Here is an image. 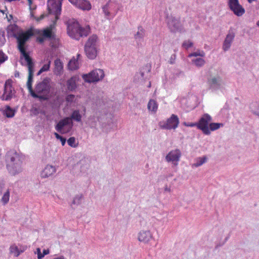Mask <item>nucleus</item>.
<instances>
[{
    "label": "nucleus",
    "instance_id": "nucleus-1",
    "mask_svg": "<svg viewBox=\"0 0 259 259\" xmlns=\"http://www.w3.org/2000/svg\"><path fill=\"white\" fill-rule=\"evenodd\" d=\"M24 158L19 153L14 149L7 151L5 155L7 169L11 176H16L23 171Z\"/></svg>",
    "mask_w": 259,
    "mask_h": 259
},
{
    "label": "nucleus",
    "instance_id": "nucleus-2",
    "mask_svg": "<svg viewBox=\"0 0 259 259\" xmlns=\"http://www.w3.org/2000/svg\"><path fill=\"white\" fill-rule=\"evenodd\" d=\"M90 32L89 26L81 27L79 23L75 20L70 21L67 25V33L71 38L78 40L80 37H86Z\"/></svg>",
    "mask_w": 259,
    "mask_h": 259
},
{
    "label": "nucleus",
    "instance_id": "nucleus-3",
    "mask_svg": "<svg viewBox=\"0 0 259 259\" xmlns=\"http://www.w3.org/2000/svg\"><path fill=\"white\" fill-rule=\"evenodd\" d=\"M34 35L32 28H31L25 32L21 31L17 32V34H14V37L17 39L18 42V48L21 53V56L25 60L32 59L29 54L26 52L24 46L29 38Z\"/></svg>",
    "mask_w": 259,
    "mask_h": 259
},
{
    "label": "nucleus",
    "instance_id": "nucleus-4",
    "mask_svg": "<svg viewBox=\"0 0 259 259\" xmlns=\"http://www.w3.org/2000/svg\"><path fill=\"white\" fill-rule=\"evenodd\" d=\"M50 82L49 78H44L42 81L36 84L35 90L33 91L31 95L33 98L39 99L40 100H47L51 89Z\"/></svg>",
    "mask_w": 259,
    "mask_h": 259
},
{
    "label": "nucleus",
    "instance_id": "nucleus-5",
    "mask_svg": "<svg viewBox=\"0 0 259 259\" xmlns=\"http://www.w3.org/2000/svg\"><path fill=\"white\" fill-rule=\"evenodd\" d=\"M98 38L97 35L93 34L88 39L84 46V52L90 59H94L97 55V44Z\"/></svg>",
    "mask_w": 259,
    "mask_h": 259
},
{
    "label": "nucleus",
    "instance_id": "nucleus-6",
    "mask_svg": "<svg viewBox=\"0 0 259 259\" xmlns=\"http://www.w3.org/2000/svg\"><path fill=\"white\" fill-rule=\"evenodd\" d=\"M53 25L42 29L32 28L34 35H38L37 40L40 44L46 39H53L55 38V34L52 31Z\"/></svg>",
    "mask_w": 259,
    "mask_h": 259
},
{
    "label": "nucleus",
    "instance_id": "nucleus-7",
    "mask_svg": "<svg viewBox=\"0 0 259 259\" xmlns=\"http://www.w3.org/2000/svg\"><path fill=\"white\" fill-rule=\"evenodd\" d=\"M104 76V72L102 69H96L88 74H82V77L85 82L92 83L102 80Z\"/></svg>",
    "mask_w": 259,
    "mask_h": 259
},
{
    "label": "nucleus",
    "instance_id": "nucleus-8",
    "mask_svg": "<svg viewBox=\"0 0 259 259\" xmlns=\"http://www.w3.org/2000/svg\"><path fill=\"white\" fill-rule=\"evenodd\" d=\"M63 0H48L47 3L48 10L49 14H53L56 20L59 19L61 14Z\"/></svg>",
    "mask_w": 259,
    "mask_h": 259
},
{
    "label": "nucleus",
    "instance_id": "nucleus-9",
    "mask_svg": "<svg viewBox=\"0 0 259 259\" xmlns=\"http://www.w3.org/2000/svg\"><path fill=\"white\" fill-rule=\"evenodd\" d=\"M212 120V117L207 113L204 114L197 122V128L201 130L206 135H209L210 132L209 124Z\"/></svg>",
    "mask_w": 259,
    "mask_h": 259
},
{
    "label": "nucleus",
    "instance_id": "nucleus-10",
    "mask_svg": "<svg viewBox=\"0 0 259 259\" xmlns=\"http://www.w3.org/2000/svg\"><path fill=\"white\" fill-rule=\"evenodd\" d=\"M73 126V122L68 117L61 119L55 125V130L61 134L68 133Z\"/></svg>",
    "mask_w": 259,
    "mask_h": 259
},
{
    "label": "nucleus",
    "instance_id": "nucleus-11",
    "mask_svg": "<svg viewBox=\"0 0 259 259\" xmlns=\"http://www.w3.org/2000/svg\"><path fill=\"white\" fill-rule=\"evenodd\" d=\"M16 91L12 85V80L9 79L5 81L4 93L1 96L2 100L10 101L15 96Z\"/></svg>",
    "mask_w": 259,
    "mask_h": 259
},
{
    "label": "nucleus",
    "instance_id": "nucleus-12",
    "mask_svg": "<svg viewBox=\"0 0 259 259\" xmlns=\"http://www.w3.org/2000/svg\"><path fill=\"white\" fill-rule=\"evenodd\" d=\"M179 119L177 115L172 114L170 118L166 121H162L159 123L160 127L162 129L171 130L176 129L179 125Z\"/></svg>",
    "mask_w": 259,
    "mask_h": 259
},
{
    "label": "nucleus",
    "instance_id": "nucleus-13",
    "mask_svg": "<svg viewBox=\"0 0 259 259\" xmlns=\"http://www.w3.org/2000/svg\"><path fill=\"white\" fill-rule=\"evenodd\" d=\"M167 25L171 32H181L182 27L180 21L179 19L176 18L172 16L167 17Z\"/></svg>",
    "mask_w": 259,
    "mask_h": 259
},
{
    "label": "nucleus",
    "instance_id": "nucleus-14",
    "mask_svg": "<svg viewBox=\"0 0 259 259\" xmlns=\"http://www.w3.org/2000/svg\"><path fill=\"white\" fill-rule=\"evenodd\" d=\"M182 153L181 151L176 149L170 151L165 156V160L168 162H172L174 165L177 166L180 160Z\"/></svg>",
    "mask_w": 259,
    "mask_h": 259
},
{
    "label": "nucleus",
    "instance_id": "nucleus-15",
    "mask_svg": "<svg viewBox=\"0 0 259 259\" xmlns=\"http://www.w3.org/2000/svg\"><path fill=\"white\" fill-rule=\"evenodd\" d=\"M26 62V65L28 67V80L27 82V88L29 90L30 95L31 93L33 92V89L32 87V83L33 82V72H34V63L32 61V60H25Z\"/></svg>",
    "mask_w": 259,
    "mask_h": 259
},
{
    "label": "nucleus",
    "instance_id": "nucleus-16",
    "mask_svg": "<svg viewBox=\"0 0 259 259\" xmlns=\"http://www.w3.org/2000/svg\"><path fill=\"white\" fill-rule=\"evenodd\" d=\"M235 36V32L234 29L232 28H230L223 42V49L224 51H227L229 50Z\"/></svg>",
    "mask_w": 259,
    "mask_h": 259
},
{
    "label": "nucleus",
    "instance_id": "nucleus-17",
    "mask_svg": "<svg viewBox=\"0 0 259 259\" xmlns=\"http://www.w3.org/2000/svg\"><path fill=\"white\" fill-rule=\"evenodd\" d=\"M76 8L83 11H89L92 8L91 3L88 0H68Z\"/></svg>",
    "mask_w": 259,
    "mask_h": 259
},
{
    "label": "nucleus",
    "instance_id": "nucleus-18",
    "mask_svg": "<svg viewBox=\"0 0 259 259\" xmlns=\"http://www.w3.org/2000/svg\"><path fill=\"white\" fill-rule=\"evenodd\" d=\"M145 35V30L144 28L139 26L138 27L137 32L134 34V38L138 47L142 46V42L143 41Z\"/></svg>",
    "mask_w": 259,
    "mask_h": 259
},
{
    "label": "nucleus",
    "instance_id": "nucleus-19",
    "mask_svg": "<svg viewBox=\"0 0 259 259\" xmlns=\"http://www.w3.org/2000/svg\"><path fill=\"white\" fill-rule=\"evenodd\" d=\"M153 238L152 235L150 231L142 230L138 234V240L145 243H147Z\"/></svg>",
    "mask_w": 259,
    "mask_h": 259
},
{
    "label": "nucleus",
    "instance_id": "nucleus-20",
    "mask_svg": "<svg viewBox=\"0 0 259 259\" xmlns=\"http://www.w3.org/2000/svg\"><path fill=\"white\" fill-rule=\"evenodd\" d=\"M210 88L213 90H218L222 84V78L220 76L210 77L208 80Z\"/></svg>",
    "mask_w": 259,
    "mask_h": 259
},
{
    "label": "nucleus",
    "instance_id": "nucleus-21",
    "mask_svg": "<svg viewBox=\"0 0 259 259\" xmlns=\"http://www.w3.org/2000/svg\"><path fill=\"white\" fill-rule=\"evenodd\" d=\"M56 171L55 166L47 165L41 172V177L43 178H48L53 175Z\"/></svg>",
    "mask_w": 259,
    "mask_h": 259
},
{
    "label": "nucleus",
    "instance_id": "nucleus-22",
    "mask_svg": "<svg viewBox=\"0 0 259 259\" xmlns=\"http://www.w3.org/2000/svg\"><path fill=\"white\" fill-rule=\"evenodd\" d=\"M78 81V78L77 76H74L71 77L67 81V89L70 92L74 91L77 88V81Z\"/></svg>",
    "mask_w": 259,
    "mask_h": 259
},
{
    "label": "nucleus",
    "instance_id": "nucleus-23",
    "mask_svg": "<svg viewBox=\"0 0 259 259\" xmlns=\"http://www.w3.org/2000/svg\"><path fill=\"white\" fill-rule=\"evenodd\" d=\"M0 111L7 118L13 117L16 113V111L9 105L6 106L5 109H0Z\"/></svg>",
    "mask_w": 259,
    "mask_h": 259
},
{
    "label": "nucleus",
    "instance_id": "nucleus-24",
    "mask_svg": "<svg viewBox=\"0 0 259 259\" xmlns=\"http://www.w3.org/2000/svg\"><path fill=\"white\" fill-rule=\"evenodd\" d=\"M114 8V5L110 2H108L106 5L102 8L103 12L106 18H108L110 16L111 12Z\"/></svg>",
    "mask_w": 259,
    "mask_h": 259
},
{
    "label": "nucleus",
    "instance_id": "nucleus-25",
    "mask_svg": "<svg viewBox=\"0 0 259 259\" xmlns=\"http://www.w3.org/2000/svg\"><path fill=\"white\" fill-rule=\"evenodd\" d=\"M55 64V73L57 75L60 74L63 68V63L60 59H56L54 62Z\"/></svg>",
    "mask_w": 259,
    "mask_h": 259
},
{
    "label": "nucleus",
    "instance_id": "nucleus-26",
    "mask_svg": "<svg viewBox=\"0 0 259 259\" xmlns=\"http://www.w3.org/2000/svg\"><path fill=\"white\" fill-rule=\"evenodd\" d=\"M70 121L74 120L77 122H80L81 121V115L79 113V110H75L72 112L70 117Z\"/></svg>",
    "mask_w": 259,
    "mask_h": 259
},
{
    "label": "nucleus",
    "instance_id": "nucleus-27",
    "mask_svg": "<svg viewBox=\"0 0 259 259\" xmlns=\"http://www.w3.org/2000/svg\"><path fill=\"white\" fill-rule=\"evenodd\" d=\"M207 158L206 156L199 157L195 159V162L192 164V167H198L207 161Z\"/></svg>",
    "mask_w": 259,
    "mask_h": 259
},
{
    "label": "nucleus",
    "instance_id": "nucleus-28",
    "mask_svg": "<svg viewBox=\"0 0 259 259\" xmlns=\"http://www.w3.org/2000/svg\"><path fill=\"white\" fill-rule=\"evenodd\" d=\"M250 109L251 112L259 116V103L257 102H252L250 105Z\"/></svg>",
    "mask_w": 259,
    "mask_h": 259
},
{
    "label": "nucleus",
    "instance_id": "nucleus-29",
    "mask_svg": "<svg viewBox=\"0 0 259 259\" xmlns=\"http://www.w3.org/2000/svg\"><path fill=\"white\" fill-rule=\"evenodd\" d=\"M158 108V104L156 101L153 99L149 100L148 104V109L153 112H156Z\"/></svg>",
    "mask_w": 259,
    "mask_h": 259
},
{
    "label": "nucleus",
    "instance_id": "nucleus-30",
    "mask_svg": "<svg viewBox=\"0 0 259 259\" xmlns=\"http://www.w3.org/2000/svg\"><path fill=\"white\" fill-rule=\"evenodd\" d=\"M68 67L69 70H75L78 68V61L76 60L74 58L71 59L68 64Z\"/></svg>",
    "mask_w": 259,
    "mask_h": 259
},
{
    "label": "nucleus",
    "instance_id": "nucleus-31",
    "mask_svg": "<svg viewBox=\"0 0 259 259\" xmlns=\"http://www.w3.org/2000/svg\"><path fill=\"white\" fill-rule=\"evenodd\" d=\"M10 251L11 253L14 254L15 257H18L21 253L23 252V250H20L15 244L10 246Z\"/></svg>",
    "mask_w": 259,
    "mask_h": 259
},
{
    "label": "nucleus",
    "instance_id": "nucleus-32",
    "mask_svg": "<svg viewBox=\"0 0 259 259\" xmlns=\"http://www.w3.org/2000/svg\"><path fill=\"white\" fill-rule=\"evenodd\" d=\"M18 29V27L16 25H10L7 27V32L9 35H12L14 37V34H17L16 31Z\"/></svg>",
    "mask_w": 259,
    "mask_h": 259
},
{
    "label": "nucleus",
    "instance_id": "nucleus-33",
    "mask_svg": "<svg viewBox=\"0 0 259 259\" xmlns=\"http://www.w3.org/2000/svg\"><path fill=\"white\" fill-rule=\"evenodd\" d=\"M228 5H229L230 9L231 11H234V8H236V7H238L241 6L240 5L238 0H229L228 1Z\"/></svg>",
    "mask_w": 259,
    "mask_h": 259
},
{
    "label": "nucleus",
    "instance_id": "nucleus-34",
    "mask_svg": "<svg viewBox=\"0 0 259 259\" xmlns=\"http://www.w3.org/2000/svg\"><path fill=\"white\" fill-rule=\"evenodd\" d=\"M10 199V190L7 189V191L4 193L1 202L3 205L7 204Z\"/></svg>",
    "mask_w": 259,
    "mask_h": 259
},
{
    "label": "nucleus",
    "instance_id": "nucleus-35",
    "mask_svg": "<svg viewBox=\"0 0 259 259\" xmlns=\"http://www.w3.org/2000/svg\"><path fill=\"white\" fill-rule=\"evenodd\" d=\"M223 126L224 124L222 123L210 122L209 124V129L210 131H214L217 130H218L221 127H223Z\"/></svg>",
    "mask_w": 259,
    "mask_h": 259
},
{
    "label": "nucleus",
    "instance_id": "nucleus-36",
    "mask_svg": "<svg viewBox=\"0 0 259 259\" xmlns=\"http://www.w3.org/2000/svg\"><path fill=\"white\" fill-rule=\"evenodd\" d=\"M232 11L235 15L239 17L242 16L245 13V9L242 6L236 7V8H234V10Z\"/></svg>",
    "mask_w": 259,
    "mask_h": 259
},
{
    "label": "nucleus",
    "instance_id": "nucleus-37",
    "mask_svg": "<svg viewBox=\"0 0 259 259\" xmlns=\"http://www.w3.org/2000/svg\"><path fill=\"white\" fill-rule=\"evenodd\" d=\"M192 62L195 65V66L200 67L203 66L205 64V60L201 58L193 59Z\"/></svg>",
    "mask_w": 259,
    "mask_h": 259
},
{
    "label": "nucleus",
    "instance_id": "nucleus-38",
    "mask_svg": "<svg viewBox=\"0 0 259 259\" xmlns=\"http://www.w3.org/2000/svg\"><path fill=\"white\" fill-rule=\"evenodd\" d=\"M77 164H81L82 165L80 166V171L81 172H84L88 168L89 165L86 163V160L85 159H81L79 161Z\"/></svg>",
    "mask_w": 259,
    "mask_h": 259
},
{
    "label": "nucleus",
    "instance_id": "nucleus-39",
    "mask_svg": "<svg viewBox=\"0 0 259 259\" xmlns=\"http://www.w3.org/2000/svg\"><path fill=\"white\" fill-rule=\"evenodd\" d=\"M205 56V53L203 51H199L198 52H193L191 54H190L188 55V57L189 58L192 57H197V56H200V57H204Z\"/></svg>",
    "mask_w": 259,
    "mask_h": 259
},
{
    "label": "nucleus",
    "instance_id": "nucleus-40",
    "mask_svg": "<svg viewBox=\"0 0 259 259\" xmlns=\"http://www.w3.org/2000/svg\"><path fill=\"white\" fill-rule=\"evenodd\" d=\"M5 31L4 30L1 29L0 30V46H3L6 42V38L5 36Z\"/></svg>",
    "mask_w": 259,
    "mask_h": 259
},
{
    "label": "nucleus",
    "instance_id": "nucleus-41",
    "mask_svg": "<svg viewBox=\"0 0 259 259\" xmlns=\"http://www.w3.org/2000/svg\"><path fill=\"white\" fill-rule=\"evenodd\" d=\"M54 135L57 139L61 141L62 145L64 146L66 142V138L60 136L59 134L57 133H55Z\"/></svg>",
    "mask_w": 259,
    "mask_h": 259
},
{
    "label": "nucleus",
    "instance_id": "nucleus-42",
    "mask_svg": "<svg viewBox=\"0 0 259 259\" xmlns=\"http://www.w3.org/2000/svg\"><path fill=\"white\" fill-rule=\"evenodd\" d=\"M82 199L81 195H77L75 196L72 201V204L79 205L81 203V200Z\"/></svg>",
    "mask_w": 259,
    "mask_h": 259
},
{
    "label": "nucleus",
    "instance_id": "nucleus-43",
    "mask_svg": "<svg viewBox=\"0 0 259 259\" xmlns=\"http://www.w3.org/2000/svg\"><path fill=\"white\" fill-rule=\"evenodd\" d=\"M69 146L72 147H76L77 145L75 144V138L74 137H70L67 140Z\"/></svg>",
    "mask_w": 259,
    "mask_h": 259
},
{
    "label": "nucleus",
    "instance_id": "nucleus-44",
    "mask_svg": "<svg viewBox=\"0 0 259 259\" xmlns=\"http://www.w3.org/2000/svg\"><path fill=\"white\" fill-rule=\"evenodd\" d=\"M193 45V42L190 41V40H185L183 42L182 44L183 47H184L186 49H188V48L192 47Z\"/></svg>",
    "mask_w": 259,
    "mask_h": 259
},
{
    "label": "nucleus",
    "instance_id": "nucleus-45",
    "mask_svg": "<svg viewBox=\"0 0 259 259\" xmlns=\"http://www.w3.org/2000/svg\"><path fill=\"white\" fill-rule=\"evenodd\" d=\"M51 60H48V63L44 64L42 67L40 68L44 72L48 71L50 67Z\"/></svg>",
    "mask_w": 259,
    "mask_h": 259
},
{
    "label": "nucleus",
    "instance_id": "nucleus-46",
    "mask_svg": "<svg viewBox=\"0 0 259 259\" xmlns=\"http://www.w3.org/2000/svg\"><path fill=\"white\" fill-rule=\"evenodd\" d=\"M8 59V57L2 51H0V64L4 63Z\"/></svg>",
    "mask_w": 259,
    "mask_h": 259
},
{
    "label": "nucleus",
    "instance_id": "nucleus-47",
    "mask_svg": "<svg viewBox=\"0 0 259 259\" xmlns=\"http://www.w3.org/2000/svg\"><path fill=\"white\" fill-rule=\"evenodd\" d=\"M75 98V96L72 94H70L67 96L66 98V100L67 102L71 103L74 101Z\"/></svg>",
    "mask_w": 259,
    "mask_h": 259
},
{
    "label": "nucleus",
    "instance_id": "nucleus-48",
    "mask_svg": "<svg viewBox=\"0 0 259 259\" xmlns=\"http://www.w3.org/2000/svg\"><path fill=\"white\" fill-rule=\"evenodd\" d=\"M183 124H184V125H185L186 126H189V127L197 126V122L193 123V122H184L183 123Z\"/></svg>",
    "mask_w": 259,
    "mask_h": 259
},
{
    "label": "nucleus",
    "instance_id": "nucleus-49",
    "mask_svg": "<svg viewBox=\"0 0 259 259\" xmlns=\"http://www.w3.org/2000/svg\"><path fill=\"white\" fill-rule=\"evenodd\" d=\"M176 54H172L170 59H169V60L168 61V62L170 64H173L175 63V61L176 60Z\"/></svg>",
    "mask_w": 259,
    "mask_h": 259
},
{
    "label": "nucleus",
    "instance_id": "nucleus-50",
    "mask_svg": "<svg viewBox=\"0 0 259 259\" xmlns=\"http://www.w3.org/2000/svg\"><path fill=\"white\" fill-rule=\"evenodd\" d=\"M36 252L37 254V258L41 259L44 257V255L41 253V251L40 248H37L36 249Z\"/></svg>",
    "mask_w": 259,
    "mask_h": 259
},
{
    "label": "nucleus",
    "instance_id": "nucleus-51",
    "mask_svg": "<svg viewBox=\"0 0 259 259\" xmlns=\"http://www.w3.org/2000/svg\"><path fill=\"white\" fill-rule=\"evenodd\" d=\"M5 183L3 182H0V195L2 194L3 191L5 188Z\"/></svg>",
    "mask_w": 259,
    "mask_h": 259
},
{
    "label": "nucleus",
    "instance_id": "nucleus-52",
    "mask_svg": "<svg viewBox=\"0 0 259 259\" xmlns=\"http://www.w3.org/2000/svg\"><path fill=\"white\" fill-rule=\"evenodd\" d=\"M46 16L45 14H42L39 17L35 18V19L37 21H39L42 20Z\"/></svg>",
    "mask_w": 259,
    "mask_h": 259
},
{
    "label": "nucleus",
    "instance_id": "nucleus-53",
    "mask_svg": "<svg viewBox=\"0 0 259 259\" xmlns=\"http://www.w3.org/2000/svg\"><path fill=\"white\" fill-rule=\"evenodd\" d=\"M90 126L91 128H94L96 126V122L94 121L90 124Z\"/></svg>",
    "mask_w": 259,
    "mask_h": 259
},
{
    "label": "nucleus",
    "instance_id": "nucleus-54",
    "mask_svg": "<svg viewBox=\"0 0 259 259\" xmlns=\"http://www.w3.org/2000/svg\"><path fill=\"white\" fill-rule=\"evenodd\" d=\"M14 76L15 77H19L20 73L18 71H15Z\"/></svg>",
    "mask_w": 259,
    "mask_h": 259
},
{
    "label": "nucleus",
    "instance_id": "nucleus-55",
    "mask_svg": "<svg viewBox=\"0 0 259 259\" xmlns=\"http://www.w3.org/2000/svg\"><path fill=\"white\" fill-rule=\"evenodd\" d=\"M164 191L170 192L171 191L170 188L168 187L167 185L165 186Z\"/></svg>",
    "mask_w": 259,
    "mask_h": 259
},
{
    "label": "nucleus",
    "instance_id": "nucleus-56",
    "mask_svg": "<svg viewBox=\"0 0 259 259\" xmlns=\"http://www.w3.org/2000/svg\"><path fill=\"white\" fill-rule=\"evenodd\" d=\"M4 164L2 160L1 154H0V169L2 168Z\"/></svg>",
    "mask_w": 259,
    "mask_h": 259
},
{
    "label": "nucleus",
    "instance_id": "nucleus-57",
    "mask_svg": "<svg viewBox=\"0 0 259 259\" xmlns=\"http://www.w3.org/2000/svg\"><path fill=\"white\" fill-rule=\"evenodd\" d=\"M49 250L44 249L43 251L42 255H44V256L45 255H47V254H49Z\"/></svg>",
    "mask_w": 259,
    "mask_h": 259
},
{
    "label": "nucleus",
    "instance_id": "nucleus-58",
    "mask_svg": "<svg viewBox=\"0 0 259 259\" xmlns=\"http://www.w3.org/2000/svg\"><path fill=\"white\" fill-rule=\"evenodd\" d=\"M27 1L28 2L30 10H31L32 8H31V5L32 4V0H27Z\"/></svg>",
    "mask_w": 259,
    "mask_h": 259
},
{
    "label": "nucleus",
    "instance_id": "nucleus-59",
    "mask_svg": "<svg viewBox=\"0 0 259 259\" xmlns=\"http://www.w3.org/2000/svg\"><path fill=\"white\" fill-rule=\"evenodd\" d=\"M44 71L41 70V69H40L39 71L37 72V75H40L42 72H43Z\"/></svg>",
    "mask_w": 259,
    "mask_h": 259
},
{
    "label": "nucleus",
    "instance_id": "nucleus-60",
    "mask_svg": "<svg viewBox=\"0 0 259 259\" xmlns=\"http://www.w3.org/2000/svg\"><path fill=\"white\" fill-rule=\"evenodd\" d=\"M81 56L80 54H77V59L76 60H77L79 59V57Z\"/></svg>",
    "mask_w": 259,
    "mask_h": 259
},
{
    "label": "nucleus",
    "instance_id": "nucleus-61",
    "mask_svg": "<svg viewBox=\"0 0 259 259\" xmlns=\"http://www.w3.org/2000/svg\"><path fill=\"white\" fill-rule=\"evenodd\" d=\"M30 15H31V17L34 18L35 19L36 17H34V16L32 13H30Z\"/></svg>",
    "mask_w": 259,
    "mask_h": 259
},
{
    "label": "nucleus",
    "instance_id": "nucleus-62",
    "mask_svg": "<svg viewBox=\"0 0 259 259\" xmlns=\"http://www.w3.org/2000/svg\"><path fill=\"white\" fill-rule=\"evenodd\" d=\"M256 25L259 27V20L256 22Z\"/></svg>",
    "mask_w": 259,
    "mask_h": 259
},
{
    "label": "nucleus",
    "instance_id": "nucleus-63",
    "mask_svg": "<svg viewBox=\"0 0 259 259\" xmlns=\"http://www.w3.org/2000/svg\"><path fill=\"white\" fill-rule=\"evenodd\" d=\"M141 76H142V77H143V76H144V73H143V72H141Z\"/></svg>",
    "mask_w": 259,
    "mask_h": 259
},
{
    "label": "nucleus",
    "instance_id": "nucleus-64",
    "mask_svg": "<svg viewBox=\"0 0 259 259\" xmlns=\"http://www.w3.org/2000/svg\"><path fill=\"white\" fill-rule=\"evenodd\" d=\"M21 65H25V64H24L22 62H21Z\"/></svg>",
    "mask_w": 259,
    "mask_h": 259
}]
</instances>
